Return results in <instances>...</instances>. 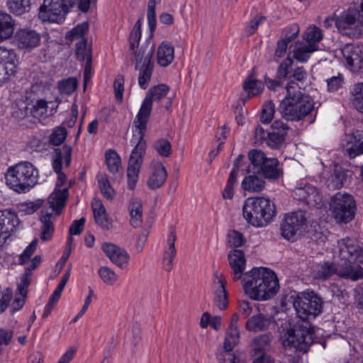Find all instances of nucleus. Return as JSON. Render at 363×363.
I'll return each instance as SVG.
<instances>
[{
  "label": "nucleus",
  "instance_id": "58",
  "mask_svg": "<svg viewBox=\"0 0 363 363\" xmlns=\"http://www.w3.org/2000/svg\"><path fill=\"white\" fill-rule=\"evenodd\" d=\"M32 275L24 272L20 278V282L18 284L17 291L19 295L26 296L28 294V288L31 281Z\"/></svg>",
  "mask_w": 363,
  "mask_h": 363
},
{
  "label": "nucleus",
  "instance_id": "42",
  "mask_svg": "<svg viewBox=\"0 0 363 363\" xmlns=\"http://www.w3.org/2000/svg\"><path fill=\"white\" fill-rule=\"evenodd\" d=\"M31 0H7L9 11L15 15L19 16L27 13L30 9Z\"/></svg>",
  "mask_w": 363,
  "mask_h": 363
},
{
  "label": "nucleus",
  "instance_id": "6",
  "mask_svg": "<svg viewBox=\"0 0 363 363\" xmlns=\"http://www.w3.org/2000/svg\"><path fill=\"white\" fill-rule=\"evenodd\" d=\"M169 86L164 84L151 87L146 93L139 112L138 113L133 124V133L145 134L147 124L152 111V102L160 101L169 93Z\"/></svg>",
  "mask_w": 363,
  "mask_h": 363
},
{
  "label": "nucleus",
  "instance_id": "30",
  "mask_svg": "<svg viewBox=\"0 0 363 363\" xmlns=\"http://www.w3.org/2000/svg\"><path fill=\"white\" fill-rule=\"evenodd\" d=\"M318 50V45L313 44H303L300 41L294 43L293 52V57L301 62H306L311 55Z\"/></svg>",
  "mask_w": 363,
  "mask_h": 363
},
{
  "label": "nucleus",
  "instance_id": "44",
  "mask_svg": "<svg viewBox=\"0 0 363 363\" xmlns=\"http://www.w3.org/2000/svg\"><path fill=\"white\" fill-rule=\"evenodd\" d=\"M105 158L110 172L112 174L118 172L121 168V160L118 154L113 150H108L105 153Z\"/></svg>",
  "mask_w": 363,
  "mask_h": 363
},
{
  "label": "nucleus",
  "instance_id": "25",
  "mask_svg": "<svg viewBox=\"0 0 363 363\" xmlns=\"http://www.w3.org/2000/svg\"><path fill=\"white\" fill-rule=\"evenodd\" d=\"M229 264L233 271V279L239 280L243 274L245 267V257L240 250L234 249L228 254Z\"/></svg>",
  "mask_w": 363,
  "mask_h": 363
},
{
  "label": "nucleus",
  "instance_id": "23",
  "mask_svg": "<svg viewBox=\"0 0 363 363\" xmlns=\"http://www.w3.org/2000/svg\"><path fill=\"white\" fill-rule=\"evenodd\" d=\"M297 199L311 206H317L323 203L322 196L318 189L311 185L297 188L294 191Z\"/></svg>",
  "mask_w": 363,
  "mask_h": 363
},
{
  "label": "nucleus",
  "instance_id": "62",
  "mask_svg": "<svg viewBox=\"0 0 363 363\" xmlns=\"http://www.w3.org/2000/svg\"><path fill=\"white\" fill-rule=\"evenodd\" d=\"M343 81V77L340 74L327 79L328 91L330 92L337 91L342 86Z\"/></svg>",
  "mask_w": 363,
  "mask_h": 363
},
{
  "label": "nucleus",
  "instance_id": "28",
  "mask_svg": "<svg viewBox=\"0 0 363 363\" xmlns=\"http://www.w3.org/2000/svg\"><path fill=\"white\" fill-rule=\"evenodd\" d=\"M336 264L333 262H323L315 264L311 267V275L315 279L326 280L336 275Z\"/></svg>",
  "mask_w": 363,
  "mask_h": 363
},
{
  "label": "nucleus",
  "instance_id": "3",
  "mask_svg": "<svg viewBox=\"0 0 363 363\" xmlns=\"http://www.w3.org/2000/svg\"><path fill=\"white\" fill-rule=\"evenodd\" d=\"M286 95L279 106V111L287 121H299L311 113L314 104L311 98L303 94L298 84L291 81L286 87Z\"/></svg>",
  "mask_w": 363,
  "mask_h": 363
},
{
  "label": "nucleus",
  "instance_id": "8",
  "mask_svg": "<svg viewBox=\"0 0 363 363\" xmlns=\"http://www.w3.org/2000/svg\"><path fill=\"white\" fill-rule=\"evenodd\" d=\"M141 19H138L129 36L130 49L135 55V65L154 64L152 57L155 45L152 41V36H150L139 46L141 38Z\"/></svg>",
  "mask_w": 363,
  "mask_h": 363
},
{
  "label": "nucleus",
  "instance_id": "49",
  "mask_svg": "<svg viewBox=\"0 0 363 363\" xmlns=\"http://www.w3.org/2000/svg\"><path fill=\"white\" fill-rule=\"evenodd\" d=\"M153 147L162 157H168L172 154V145L167 139L161 138L156 140Z\"/></svg>",
  "mask_w": 363,
  "mask_h": 363
},
{
  "label": "nucleus",
  "instance_id": "35",
  "mask_svg": "<svg viewBox=\"0 0 363 363\" xmlns=\"http://www.w3.org/2000/svg\"><path fill=\"white\" fill-rule=\"evenodd\" d=\"M14 25V21L10 15L0 12V43L13 35Z\"/></svg>",
  "mask_w": 363,
  "mask_h": 363
},
{
  "label": "nucleus",
  "instance_id": "52",
  "mask_svg": "<svg viewBox=\"0 0 363 363\" xmlns=\"http://www.w3.org/2000/svg\"><path fill=\"white\" fill-rule=\"evenodd\" d=\"M67 132L65 128H55L49 137V142L53 145L58 146L65 140Z\"/></svg>",
  "mask_w": 363,
  "mask_h": 363
},
{
  "label": "nucleus",
  "instance_id": "39",
  "mask_svg": "<svg viewBox=\"0 0 363 363\" xmlns=\"http://www.w3.org/2000/svg\"><path fill=\"white\" fill-rule=\"evenodd\" d=\"M248 159L250 162V165L248 167V172L257 174V172L262 169V166L267 160L264 152L259 150L254 149L248 152Z\"/></svg>",
  "mask_w": 363,
  "mask_h": 363
},
{
  "label": "nucleus",
  "instance_id": "32",
  "mask_svg": "<svg viewBox=\"0 0 363 363\" xmlns=\"http://www.w3.org/2000/svg\"><path fill=\"white\" fill-rule=\"evenodd\" d=\"M279 164L277 159L267 158L262 166V169L259 170L257 174L261 175L266 179H277L281 174Z\"/></svg>",
  "mask_w": 363,
  "mask_h": 363
},
{
  "label": "nucleus",
  "instance_id": "15",
  "mask_svg": "<svg viewBox=\"0 0 363 363\" xmlns=\"http://www.w3.org/2000/svg\"><path fill=\"white\" fill-rule=\"evenodd\" d=\"M13 43L18 50L30 52L40 45V35L30 28H19L14 33Z\"/></svg>",
  "mask_w": 363,
  "mask_h": 363
},
{
  "label": "nucleus",
  "instance_id": "31",
  "mask_svg": "<svg viewBox=\"0 0 363 363\" xmlns=\"http://www.w3.org/2000/svg\"><path fill=\"white\" fill-rule=\"evenodd\" d=\"M177 236L174 232H171L167 239V247L164 252L163 267L166 272H170L173 267V259L176 255L175 241Z\"/></svg>",
  "mask_w": 363,
  "mask_h": 363
},
{
  "label": "nucleus",
  "instance_id": "37",
  "mask_svg": "<svg viewBox=\"0 0 363 363\" xmlns=\"http://www.w3.org/2000/svg\"><path fill=\"white\" fill-rule=\"evenodd\" d=\"M240 339V332L238 326L234 323H230L228 330H226L225 337L223 342V349L227 355L228 352H231L233 348L238 345Z\"/></svg>",
  "mask_w": 363,
  "mask_h": 363
},
{
  "label": "nucleus",
  "instance_id": "59",
  "mask_svg": "<svg viewBox=\"0 0 363 363\" xmlns=\"http://www.w3.org/2000/svg\"><path fill=\"white\" fill-rule=\"evenodd\" d=\"M32 275L24 272L20 278V282L18 284L17 291L19 295L26 296L28 294V288L31 281Z\"/></svg>",
  "mask_w": 363,
  "mask_h": 363
},
{
  "label": "nucleus",
  "instance_id": "63",
  "mask_svg": "<svg viewBox=\"0 0 363 363\" xmlns=\"http://www.w3.org/2000/svg\"><path fill=\"white\" fill-rule=\"evenodd\" d=\"M124 77L122 75H118L113 83V88L116 98L117 100L122 101L123 94L124 91Z\"/></svg>",
  "mask_w": 363,
  "mask_h": 363
},
{
  "label": "nucleus",
  "instance_id": "10",
  "mask_svg": "<svg viewBox=\"0 0 363 363\" xmlns=\"http://www.w3.org/2000/svg\"><path fill=\"white\" fill-rule=\"evenodd\" d=\"M144 137V135L133 133L136 145L131 152L127 169L128 186L131 190L135 189L138 181V174L145 154L146 141Z\"/></svg>",
  "mask_w": 363,
  "mask_h": 363
},
{
  "label": "nucleus",
  "instance_id": "60",
  "mask_svg": "<svg viewBox=\"0 0 363 363\" xmlns=\"http://www.w3.org/2000/svg\"><path fill=\"white\" fill-rule=\"evenodd\" d=\"M293 60L287 57L285 58L282 62L279 65L277 72V76L279 79H285L287 77L289 74V68L292 66Z\"/></svg>",
  "mask_w": 363,
  "mask_h": 363
},
{
  "label": "nucleus",
  "instance_id": "48",
  "mask_svg": "<svg viewBox=\"0 0 363 363\" xmlns=\"http://www.w3.org/2000/svg\"><path fill=\"white\" fill-rule=\"evenodd\" d=\"M353 106L359 112L363 113V83H358L354 85L353 91Z\"/></svg>",
  "mask_w": 363,
  "mask_h": 363
},
{
  "label": "nucleus",
  "instance_id": "55",
  "mask_svg": "<svg viewBox=\"0 0 363 363\" xmlns=\"http://www.w3.org/2000/svg\"><path fill=\"white\" fill-rule=\"evenodd\" d=\"M236 170L232 169L230 173L229 178L227 182V184L223 192V198L224 199H231L233 197V187L236 181Z\"/></svg>",
  "mask_w": 363,
  "mask_h": 363
},
{
  "label": "nucleus",
  "instance_id": "18",
  "mask_svg": "<svg viewBox=\"0 0 363 363\" xmlns=\"http://www.w3.org/2000/svg\"><path fill=\"white\" fill-rule=\"evenodd\" d=\"M18 225L19 220L14 211L9 209L0 211V247Z\"/></svg>",
  "mask_w": 363,
  "mask_h": 363
},
{
  "label": "nucleus",
  "instance_id": "16",
  "mask_svg": "<svg viewBox=\"0 0 363 363\" xmlns=\"http://www.w3.org/2000/svg\"><path fill=\"white\" fill-rule=\"evenodd\" d=\"M272 129L267 135L265 143L271 149L279 150L285 143L289 127L283 121L276 120L272 124Z\"/></svg>",
  "mask_w": 363,
  "mask_h": 363
},
{
  "label": "nucleus",
  "instance_id": "17",
  "mask_svg": "<svg viewBox=\"0 0 363 363\" xmlns=\"http://www.w3.org/2000/svg\"><path fill=\"white\" fill-rule=\"evenodd\" d=\"M342 53L352 72H363L362 45L347 44L342 49Z\"/></svg>",
  "mask_w": 363,
  "mask_h": 363
},
{
  "label": "nucleus",
  "instance_id": "20",
  "mask_svg": "<svg viewBox=\"0 0 363 363\" xmlns=\"http://www.w3.org/2000/svg\"><path fill=\"white\" fill-rule=\"evenodd\" d=\"M354 259L348 258L342 259L336 264V275L340 277L351 279L352 281L358 280L363 277V269L359 265L354 264Z\"/></svg>",
  "mask_w": 363,
  "mask_h": 363
},
{
  "label": "nucleus",
  "instance_id": "64",
  "mask_svg": "<svg viewBox=\"0 0 363 363\" xmlns=\"http://www.w3.org/2000/svg\"><path fill=\"white\" fill-rule=\"evenodd\" d=\"M1 297L0 299V313H3L9 306V303L12 298V291L9 289L1 291Z\"/></svg>",
  "mask_w": 363,
  "mask_h": 363
},
{
  "label": "nucleus",
  "instance_id": "38",
  "mask_svg": "<svg viewBox=\"0 0 363 363\" xmlns=\"http://www.w3.org/2000/svg\"><path fill=\"white\" fill-rule=\"evenodd\" d=\"M242 87L248 94L247 99L259 95L264 89L262 82L256 79L253 72L243 82Z\"/></svg>",
  "mask_w": 363,
  "mask_h": 363
},
{
  "label": "nucleus",
  "instance_id": "1",
  "mask_svg": "<svg viewBox=\"0 0 363 363\" xmlns=\"http://www.w3.org/2000/svg\"><path fill=\"white\" fill-rule=\"evenodd\" d=\"M291 299L297 318L303 323H296L288 330L284 337L283 345L306 352L313 342V330L309 320L322 313L323 302L314 291L298 293L291 296Z\"/></svg>",
  "mask_w": 363,
  "mask_h": 363
},
{
  "label": "nucleus",
  "instance_id": "47",
  "mask_svg": "<svg viewBox=\"0 0 363 363\" xmlns=\"http://www.w3.org/2000/svg\"><path fill=\"white\" fill-rule=\"evenodd\" d=\"M300 28L297 23L289 25L282 30L280 40L289 44L298 36Z\"/></svg>",
  "mask_w": 363,
  "mask_h": 363
},
{
  "label": "nucleus",
  "instance_id": "43",
  "mask_svg": "<svg viewBox=\"0 0 363 363\" xmlns=\"http://www.w3.org/2000/svg\"><path fill=\"white\" fill-rule=\"evenodd\" d=\"M272 336L269 334H262L253 339L251 343L252 350L256 353L264 352L269 347Z\"/></svg>",
  "mask_w": 363,
  "mask_h": 363
},
{
  "label": "nucleus",
  "instance_id": "4",
  "mask_svg": "<svg viewBox=\"0 0 363 363\" xmlns=\"http://www.w3.org/2000/svg\"><path fill=\"white\" fill-rule=\"evenodd\" d=\"M242 214L247 222L255 227L267 225L276 215V207L268 198H249L242 206Z\"/></svg>",
  "mask_w": 363,
  "mask_h": 363
},
{
  "label": "nucleus",
  "instance_id": "13",
  "mask_svg": "<svg viewBox=\"0 0 363 363\" xmlns=\"http://www.w3.org/2000/svg\"><path fill=\"white\" fill-rule=\"evenodd\" d=\"M306 223V212L297 211L288 213L281 221V234L286 240L293 241L296 240L297 234L301 232Z\"/></svg>",
  "mask_w": 363,
  "mask_h": 363
},
{
  "label": "nucleus",
  "instance_id": "26",
  "mask_svg": "<svg viewBox=\"0 0 363 363\" xmlns=\"http://www.w3.org/2000/svg\"><path fill=\"white\" fill-rule=\"evenodd\" d=\"M273 322L272 317L258 313L247 319L245 328L254 333L264 331L269 328Z\"/></svg>",
  "mask_w": 363,
  "mask_h": 363
},
{
  "label": "nucleus",
  "instance_id": "14",
  "mask_svg": "<svg viewBox=\"0 0 363 363\" xmlns=\"http://www.w3.org/2000/svg\"><path fill=\"white\" fill-rule=\"evenodd\" d=\"M18 63V55L13 50L0 47V86L16 74Z\"/></svg>",
  "mask_w": 363,
  "mask_h": 363
},
{
  "label": "nucleus",
  "instance_id": "53",
  "mask_svg": "<svg viewBox=\"0 0 363 363\" xmlns=\"http://www.w3.org/2000/svg\"><path fill=\"white\" fill-rule=\"evenodd\" d=\"M275 113V105L272 101H269L263 106L260 121L262 123L269 124L273 119Z\"/></svg>",
  "mask_w": 363,
  "mask_h": 363
},
{
  "label": "nucleus",
  "instance_id": "56",
  "mask_svg": "<svg viewBox=\"0 0 363 363\" xmlns=\"http://www.w3.org/2000/svg\"><path fill=\"white\" fill-rule=\"evenodd\" d=\"M38 245V239H34L28 246L26 247L22 254L20 255L18 259L19 264H25L35 252Z\"/></svg>",
  "mask_w": 363,
  "mask_h": 363
},
{
  "label": "nucleus",
  "instance_id": "29",
  "mask_svg": "<svg viewBox=\"0 0 363 363\" xmlns=\"http://www.w3.org/2000/svg\"><path fill=\"white\" fill-rule=\"evenodd\" d=\"M174 59V48L172 43L163 41L157 48V60L161 67L169 66Z\"/></svg>",
  "mask_w": 363,
  "mask_h": 363
},
{
  "label": "nucleus",
  "instance_id": "22",
  "mask_svg": "<svg viewBox=\"0 0 363 363\" xmlns=\"http://www.w3.org/2000/svg\"><path fill=\"white\" fill-rule=\"evenodd\" d=\"M214 277L212 289L214 295V302L220 310H225L228 305L225 281L222 274L216 272Z\"/></svg>",
  "mask_w": 363,
  "mask_h": 363
},
{
  "label": "nucleus",
  "instance_id": "19",
  "mask_svg": "<svg viewBox=\"0 0 363 363\" xmlns=\"http://www.w3.org/2000/svg\"><path fill=\"white\" fill-rule=\"evenodd\" d=\"M167 171L160 160H154L150 165V174L147 180V186L151 190L160 189L167 179Z\"/></svg>",
  "mask_w": 363,
  "mask_h": 363
},
{
  "label": "nucleus",
  "instance_id": "12",
  "mask_svg": "<svg viewBox=\"0 0 363 363\" xmlns=\"http://www.w3.org/2000/svg\"><path fill=\"white\" fill-rule=\"evenodd\" d=\"M72 6V0H44L39 9V18L43 21L57 23Z\"/></svg>",
  "mask_w": 363,
  "mask_h": 363
},
{
  "label": "nucleus",
  "instance_id": "41",
  "mask_svg": "<svg viewBox=\"0 0 363 363\" xmlns=\"http://www.w3.org/2000/svg\"><path fill=\"white\" fill-rule=\"evenodd\" d=\"M346 180V174L344 169L338 164H335L333 172L327 181V185L333 189H340L343 186Z\"/></svg>",
  "mask_w": 363,
  "mask_h": 363
},
{
  "label": "nucleus",
  "instance_id": "45",
  "mask_svg": "<svg viewBox=\"0 0 363 363\" xmlns=\"http://www.w3.org/2000/svg\"><path fill=\"white\" fill-rule=\"evenodd\" d=\"M323 38V33L321 30L315 26H311L303 34V39L307 44L318 45Z\"/></svg>",
  "mask_w": 363,
  "mask_h": 363
},
{
  "label": "nucleus",
  "instance_id": "51",
  "mask_svg": "<svg viewBox=\"0 0 363 363\" xmlns=\"http://www.w3.org/2000/svg\"><path fill=\"white\" fill-rule=\"evenodd\" d=\"M75 54L77 59L81 61H87L89 59H91V50L87 48L86 39H82L77 43Z\"/></svg>",
  "mask_w": 363,
  "mask_h": 363
},
{
  "label": "nucleus",
  "instance_id": "34",
  "mask_svg": "<svg viewBox=\"0 0 363 363\" xmlns=\"http://www.w3.org/2000/svg\"><path fill=\"white\" fill-rule=\"evenodd\" d=\"M130 217V224L133 228H139L143 223V203L140 199H133L128 206Z\"/></svg>",
  "mask_w": 363,
  "mask_h": 363
},
{
  "label": "nucleus",
  "instance_id": "36",
  "mask_svg": "<svg viewBox=\"0 0 363 363\" xmlns=\"http://www.w3.org/2000/svg\"><path fill=\"white\" fill-rule=\"evenodd\" d=\"M135 69L138 72V85L143 89H146L150 84L154 64L135 65Z\"/></svg>",
  "mask_w": 363,
  "mask_h": 363
},
{
  "label": "nucleus",
  "instance_id": "27",
  "mask_svg": "<svg viewBox=\"0 0 363 363\" xmlns=\"http://www.w3.org/2000/svg\"><path fill=\"white\" fill-rule=\"evenodd\" d=\"M338 247L339 257L342 259L348 258L354 259V257L361 248L355 240L350 238H346L338 241Z\"/></svg>",
  "mask_w": 363,
  "mask_h": 363
},
{
  "label": "nucleus",
  "instance_id": "5",
  "mask_svg": "<svg viewBox=\"0 0 363 363\" xmlns=\"http://www.w3.org/2000/svg\"><path fill=\"white\" fill-rule=\"evenodd\" d=\"M38 171L28 162L10 167L6 174V184L18 193H26L38 182Z\"/></svg>",
  "mask_w": 363,
  "mask_h": 363
},
{
  "label": "nucleus",
  "instance_id": "61",
  "mask_svg": "<svg viewBox=\"0 0 363 363\" xmlns=\"http://www.w3.org/2000/svg\"><path fill=\"white\" fill-rule=\"evenodd\" d=\"M99 184L104 196L108 199H111L113 195V190L111 187L108 178L106 177H101L99 179Z\"/></svg>",
  "mask_w": 363,
  "mask_h": 363
},
{
  "label": "nucleus",
  "instance_id": "11",
  "mask_svg": "<svg viewBox=\"0 0 363 363\" xmlns=\"http://www.w3.org/2000/svg\"><path fill=\"white\" fill-rule=\"evenodd\" d=\"M333 216L337 223H347L352 220L355 214L356 203L352 195L347 193H337L330 203Z\"/></svg>",
  "mask_w": 363,
  "mask_h": 363
},
{
  "label": "nucleus",
  "instance_id": "2",
  "mask_svg": "<svg viewBox=\"0 0 363 363\" xmlns=\"http://www.w3.org/2000/svg\"><path fill=\"white\" fill-rule=\"evenodd\" d=\"M245 294L256 301H267L279 291V284L276 274L267 268H253L243 277Z\"/></svg>",
  "mask_w": 363,
  "mask_h": 363
},
{
  "label": "nucleus",
  "instance_id": "40",
  "mask_svg": "<svg viewBox=\"0 0 363 363\" xmlns=\"http://www.w3.org/2000/svg\"><path fill=\"white\" fill-rule=\"evenodd\" d=\"M252 173L246 176L242 182V187L249 192H260L265 187V182Z\"/></svg>",
  "mask_w": 363,
  "mask_h": 363
},
{
  "label": "nucleus",
  "instance_id": "33",
  "mask_svg": "<svg viewBox=\"0 0 363 363\" xmlns=\"http://www.w3.org/2000/svg\"><path fill=\"white\" fill-rule=\"evenodd\" d=\"M94 220L104 230H109L112 226V221L108 218L106 208L100 201H96L92 205Z\"/></svg>",
  "mask_w": 363,
  "mask_h": 363
},
{
  "label": "nucleus",
  "instance_id": "21",
  "mask_svg": "<svg viewBox=\"0 0 363 363\" xmlns=\"http://www.w3.org/2000/svg\"><path fill=\"white\" fill-rule=\"evenodd\" d=\"M102 250L110 260L121 269L128 267L130 255L125 250L112 243L106 242Z\"/></svg>",
  "mask_w": 363,
  "mask_h": 363
},
{
  "label": "nucleus",
  "instance_id": "57",
  "mask_svg": "<svg viewBox=\"0 0 363 363\" xmlns=\"http://www.w3.org/2000/svg\"><path fill=\"white\" fill-rule=\"evenodd\" d=\"M228 243L231 247L235 248L243 245L245 242V239L243 235L237 230L230 231L228 235Z\"/></svg>",
  "mask_w": 363,
  "mask_h": 363
},
{
  "label": "nucleus",
  "instance_id": "54",
  "mask_svg": "<svg viewBox=\"0 0 363 363\" xmlns=\"http://www.w3.org/2000/svg\"><path fill=\"white\" fill-rule=\"evenodd\" d=\"M99 275L102 281L108 285H113L117 280L116 273L107 267H100L99 269Z\"/></svg>",
  "mask_w": 363,
  "mask_h": 363
},
{
  "label": "nucleus",
  "instance_id": "24",
  "mask_svg": "<svg viewBox=\"0 0 363 363\" xmlns=\"http://www.w3.org/2000/svg\"><path fill=\"white\" fill-rule=\"evenodd\" d=\"M346 152L354 158L363 153V131L354 130L346 135Z\"/></svg>",
  "mask_w": 363,
  "mask_h": 363
},
{
  "label": "nucleus",
  "instance_id": "7",
  "mask_svg": "<svg viewBox=\"0 0 363 363\" xmlns=\"http://www.w3.org/2000/svg\"><path fill=\"white\" fill-rule=\"evenodd\" d=\"M68 196V188L65 187L61 191H54L48 197V202L50 205V208L55 211V214L42 211V215L40 218V220L43 223L40 235L42 240L48 241L51 239L55 230L53 222L56 216L61 214Z\"/></svg>",
  "mask_w": 363,
  "mask_h": 363
},
{
  "label": "nucleus",
  "instance_id": "46",
  "mask_svg": "<svg viewBox=\"0 0 363 363\" xmlns=\"http://www.w3.org/2000/svg\"><path fill=\"white\" fill-rule=\"evenodd\" d=\"M89 30V24L87 22H83L82 23L78 24L74 28H73L71 30L67 33L66 39L69 41H74L77 40H82L85 39L84 38V35L87 33Z\"/></svg>",
  "mask_w": 363,
  "mask_h": 363
},
{
  "label": "nucleus",
  "instance_id": "9",
  "mask_svg": "<svg viewBox=\"0 0 363 363\" xmlns=\"http://www.w3.org/2000/svg\"><path fill=\"white\" fill-rule=\"evenodd\" d=\"M335 26L344 35L360 38L363 35V1L360 4V10L349 9L338 16Z\"/></svg>",
  "mask_w": 363,
  "mask_h": 363
},
{
  "label": "nucleus",
  "instance_id": "50",
  "mask_svg": "<svg viewBox=\"0 0 363 363\" xmlns=\"http://www.w3.org/2000/svg\"><path fill=\"white\" fill-rule=\"evenodd\" d=\"M77 85L78 82L74 77H69L58 82V88L60 92L68 95L76 90Z\"/></svg>",
  "mask_w": 363,
  "mask_h": 363
}]
</instances>
